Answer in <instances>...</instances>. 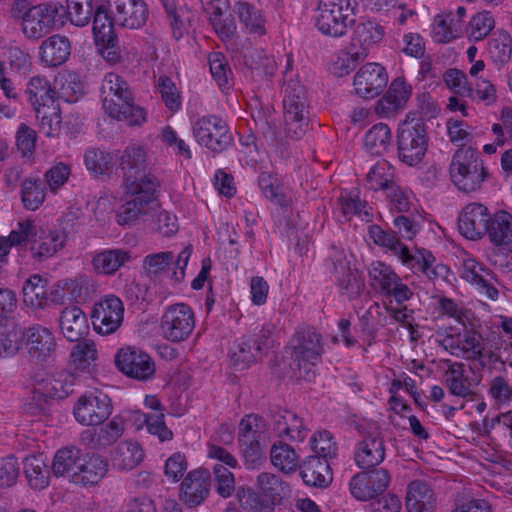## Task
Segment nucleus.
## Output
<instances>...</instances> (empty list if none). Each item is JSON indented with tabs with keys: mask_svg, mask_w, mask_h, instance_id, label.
<instances>
[{
	"mask_svg": "<svg viewBox=\"0 0 512 512\" xmlns=\"http://www.w3.org/2000/svg\"><path fill=\"white\" fill-rule=\"evenodd\" d=\"M285 133L288 138H302L309 126L310 102L304 85L298 79L287 80L283 89Z\"/></svg>",
	"mask_w": 512,
	"mask_h": 512,
	"instance_id": "obj_1",
	"label": "nucleus"
},
{
	"mask_svg": "<svg viewBox=\"0 0 512 512\" xmlns=\"http://www.w3.org/2000/svg\"><path fill=\"white\" fill-rule=\"evenodd\" d=\"M388 82L385 68L378 63H366L355 74L353 86L355 94L365 99L380 95Z\"/></svg>",
	"mask_w": 512,
	"mask_h": 512,
	"instance_id": "obj_19",
	"label": "nucleus"
},
{
	"mask_svg": "<svg viewBox=\"0 0 512 512\" xmlns=\"http://www.w3.org/2000/svg\"><path fill=\"white\" fill-rule=\"evenodd\" d=\"M116 22L110 12V7L107 9L103 5H99L93 12V34L96 41H106L109 43L113 41L116 36L114 31Z\"/></svg>",
	"mask_w": 512,
	"mask_h": 512,
	"instance_id": "obj_47",
	"label": "nucleus"
},
{
	"mask_svg": "<svg viewBox=\"0 0 512 512\" xmlns=\"http://www.w3.org/2000/svg\"><path fill=\"white\" fill-rule=\"evenodd\" d=\"M384 35V28L378 22L361 19L353 30L351 47L355 48V52L351 54L352 59L363 61L368 56L369 47L381 42Z\"/></svg>",
	"mask_w": 512,
	"mask_h": 512,
	"instance_id": "obj_24",
	"label": "nucleus"
},
{
	"mask_svg": "<svg viewBox=\"0 0 512 512\" xmlns=\"http://www.w3.org/2000/svg\"><path fill=\"white\" fill-rule=\"evenodd\" d=\"M35 115L39 121V130L46 137H57L61 132V115L57 104L36 109Z\"/></svg>",
	"mask_w": 512,
	"mask_h": 512,
	"instance_id": "obj_53",
	"label": "nucleus"
},
{
	"mask_svg": "<svg viewBox=\"0 0 512 512\" xmlns=\"http://www.w3.org/2000/svg\"><path fill=\"white\" fill-rule=\"evenodd\" d=\"M114 99L116 110H104L111 118L118 121H126L129 126H141L146 122V111L134 104L131 90L127 94L120 93Z\"/></svg>",
	"mask_w": 512,
	"mask_h": 512,
	"instance_id": "obj_31",
	"label": "nucleus"
},
{
	"mask_svg": "<svg viewBox=\"0 0 512 512\" xmlns=\"http://www.w3.org/2000/svg\"><path fill=\"white\" fill-rule=\"evenodd\" d=\"M311 446L316 453L315 456L323 460L335 458L338 453V445L333 440L332 434L327 430L315 433L311 438Z\"/></svg>",
	"mask_w": 512,
	"mask_h": 512,
	"instance_id": "obj_62",
	"label": "nucleus"
},
{
	"mask_svg": "<svg viewBox=\"0 0 512 512\" xmlns=\"http://www.w3.org/2000/svg\"><path fill=\"white\" fill-rule=\"evenodd\" d=\"M157 189L140 188L139 191H125L131 195V199L123 203L117 210V222L120 225H128L141 215H147L156 205Z\"/></svg>",
	"mask_w": 512,
	"mask_h": 512,
	"instance_id": "obj_23",
	"label": "nucleus"
},
{
	"mask_svg": "<svg viewBox=\"0 0 512 512\" xmlns=\"http://www.w3.org/2000/svg\"><path fill=\"white\" fill-rule=\"evenodd\" d=\"M81 459V450L75 446L59 449L53 458L51 471L56 477H66L73 482Z\"/></svg>",
	"mask_w": 512,
	"mask_h": 512,
	"instance_id": "obj_36",
	"label": "nucleus"
},
{
	"mask_svg": "<svg viewBox=\"0 0 512 512\" xmlns=\"http://www.w3.org/2000/svg\"><path fill=\"white\" fill-rule=\"evenodd\" d=\"M112 411L111 398L100 390L80 396L73 408L76 421L85 426L103 424L110 417Z\"/></svg>",
	"mask_w": 512,
	"mask_h": 512,
	"instance_id": "obj_13",
	"label": "nucleus"
},
{
	"mask_svg": "<svg viewBox=\"0 0 512 512\" xmlns=\"http://www.w3.org/2000/svg\"><path fill=\"white\" fill-rule=\"evenodd\" d=\"M393 178L394 169L392 166L386 161L378 162L368 172L366 185L370 190L382 189L387 193L389 187L396 184Z\"/></svg>",
	"mask_w": 512,
	"mask_h": 512,
	"instance_id": "obj_51",
	"label": "nucleus"
},
{
	"mask_svg": "<svg viewBox=\"0 0 512 512\" xmlns=\"http://www.w3.org/2000/svg\"><path fill=\"white\" fill-rule=\"evenodd\" d=\"M48 280L38 274L30 276L22 287L23 300L31 307L41 308L47 300Z\"/></svg>",
	"mask_w": 512,
	"mask_h": 512,
	"instance_id": "obj_45",
	"label": "nucleus"
},
{
	"mask_svg": "<svg viewBox=\"0 0 512 512\" xmlns=\"http://www.w3.org/2000/svg\"><path fill=\"white\" fill-rule=\"evenodd\" d=\"M25 95L34 111L55 105L56 92L52 89L49 80L42 76H33L27 83Z\"/></svg>",
	"mask_w": 512,
	"mask_h": 512,
	"instance_id": "obj_35",
	"label": "nucleus"
},
{
	"mask_svg": "<svg viewBox=\"0 0 512 512\" xmlns=\"http://www.w3.org/2000/svg\"><path fill=\"white\" fill-rule=\"evenodd\" d=\"M26 345L32 358L40 361L47 360L56 349L52 332L41 325H33L26 330Z\"/></svg>",
	"mask_w": 512,
	"mask_h": 512,
	"instance_id": "obj_28",
	"label": "nucleus"
},
{
	"mask_svg": "<svg viewBox=\"0 0 512 512\" xmlns=\"http://www.w3.org/2000/svg\"><path fill=\"white\" fill-rule=\"evenodd\" d=\"M356 0H319L315 27L325 36L340 38L355 24Z\"/></svg>",
	"mask_w": 512,
	"mask_h": 512,
	"instance_id": "obj_2",
	"label": "nucleus"
},
{
	"mask_svg": "<svg viewBox=\"0 0 512 512\" xmlns=\"http://www.w3.org/2000/svg\"><path fill=\"white\" fill-rule=\"evenodd\" d=\"M255 488L276 504L280 503L289 491L288 485L281 478L268 472H262L257 476Z\"/></svg>",
	"mask_w": 512,
	"mask_h": 512,
	"instance_id": "obj_46",
	"label": "nucleus"
},
{
	"mask_svg": "<svg viewBox=\"0 0 512 512\" xmlns=\"http://www.w3.org/2000/svg\"><path fill=\"white\" fill-rule=\"evenodd\" d=\"M486 234L496 246L512 243V216L503 210L496 212L491 217Z\"/></svg>",
	"mask_w": 512,
	"mask_h": 512,
	"instance_id": "obj_42",
	"label": "nucleus"
},
{
	"mask_svg": "<svg viewBox=\"0 0 512 512\" xmlns=\"http://www.w3.org/2000/svg\"><path fill=\"white\" fill-rule=\"evenodd\" d=\"M23 468L31 488L43 490L49 485L50 468L43 454L26 457L23 462Z\"/></svg>",
	"mask_w": 512,
	"mask_h": 512,
	"instance_id": "obj_38",
	"label": "nucleus"
},
{
	"mask_svg": "<svg viewBox=\"0 0 512 512\" xmlns=\"http://www.w3.org/2000/svg\"><path fill=\"white\" fill-rule=\"evenodd\" d=\"M2 62L5 63V72H7V66H9L12 72L19 75H26L32 67L31 56L19 47H10L5 54V60Z\"/></svg>",
	"mask_w": 512,
	"mask_h": 512,
	"instance_id": "obj_61",
	"label": "nucleus"
},
{
	"mask_svg": "<svg viewBox=\"0 0 512 512\" xmlns=\"http://www.w3.org/2000/svg\"><path fill=\"white\" fill-rule=\"evenodd\" d=\"M411 95V85L404 78L397 77L391 82L385 95L377 101L375 110L385 117L393 116L404 109Z\"/></svg>",
	"mask_w": 512,
	"mask_h": 512,
	"instance_id": "obj_26",
	"label": "nucleus"
},
{
	"mask_svg": "<svg viewBox=\"0 0 512 512\" xmlns=\"http://www.w3.org/2000/svg\"><path fill=\"white\" fill-rule=\"evenodd\" d=\"M129 84L120 75L116 73H107L102 79L100 86V97L102 100V107L104 110H116V104L114 103V97L120 95V93H128L130 91Z\"/></svg>",
	"mask_w": 512,
	"mask_h": 512,
	"instance_id": "obj_40",
	"label": "nucleus"
},
{
	"mask_svg": "<svg viewBox=\"0 0 512 512\" xmlns=\"http://www.w3.org/2000/svg\"><path fill=\"white\" fill-rule=\"evenodd\" d=\"M233 12L250 33L265 34V19L261 10L246 1H237L233 6Z\"/></svg>",
	"mask_w": 512,
	"mask_h": 512,
	"instance_id": "obj_43",
	"label": "nucleus"
},
{
	"mask_svg": "<svg viewBox=\"0 0 512 512\" xmlns=\"http://www.w3.org/2000/svg\"><path fill=\"white\" fill-rule=\"evenodd\" d=\"M107 471L108 463L104 457L98 454L87 455L80 459L73 483L81 486L95 485Z\"/></svg>",
	"mask_w": 512,
	"mask_h": 512,
	"instance_id": "obj_32",
	"label": "nucleus"
},
{
	"mask_svg": "<svg viewBox=\"0 0 512 512\" xmlns=\"http://www.w3.org/2000/svg\"><path fill=\"white\" fill-rule=\"evenodd\" d=\"M160 327L163 337L168 341H184L194 330V313L187 304L171 305L163 313Z\"/></svg>",
	"mask_w": 512,
	"mask_h": 512,
	"instance_id": "obj_15",
	"label": "nucleus"
},
{
	"mask_svg": "<svg viewBox=\"0 0 512 512\" xmlns=\"http://www.w3.org/2000/svg\"><path fill=\"white\" fill-rule=\"evenodd\" d=\"M390 145L391 131L387 124H375L365 134L364 147L371 155H382Z\"/></svg>",
	"mask_w": 512,
	"mask_h": 512,
	"instance_id": "obj_44",
	"label": "nucleus"
},
{
	"mask_svg": "<svg viewBox=\"0 0 512 512\" xmlns=\"http://www.w3.org/2000/svg\"><path fill=\"white\" fill-rule=\"evenodd\" d=\"M270 336L271 331L268 328H262L256 333L239 338L231 349L230 357L233 365L244 369L255 363L268 348Z\"/></svg>",
	"mask_w": 512,
	"mask_h": 512,
	"instance_id": "obj_17",
	"label": "nucleus"
},
{
	"mask_svg": "<svg viewBox=\"0 0 512 512\" xmlns=\"http://www.w3.org/2000/svg\"><path fill=\"white\" fill-rule=\"evenodd\" d=\"M329 464L318 456H310L300 466V475L306 485L326 487L330 481Z\"/></svg>",
	"mask_w": 512,
	"mask_h": 512,
	"instance_id": "obj_37",
	"label": "nucleus"
},
{
	"mask_svg": "<svg viewBox=\"0 0 512 512\" xmlns=\"http://www.w3.org/2000/svg\"><path fill=\"white\" fill-rule=\"evenodd\" d=\"M191 252L190 247H185L177 257L171 251L149 254L143 260L144 273L150 280L156 281L172 270L170 278L179 283L184 279Z\"/></svg>",
	"mask_w": 512,
	"mask_h": 512,
	"instance_id": "obj_9",
	"label": "nucleus"
},
{
	"mask_svg": "<svg viewBox=\"0 0 512 512\" xmlns=\"http://www.w3.org/2000/svg\"><path fill=\"white\" fill-rule=\"evenodd\" d=\"M404 265L416 271H423L425 266L433 264L436 261L434 255L424 249H417L416 254H412L407 246H403L396 255Z\"/></svg>",
	"mask_w": 512,
	"mask_h": 512,
	"instance_id": "obj_63",
	"label": "nucleus"
},
{
	"mask_svg": "<svg viewBox=\"0 0 512 512\" xmlns=\"http://www.w3.org/2000/svg\"><path fill=\"white\" fill-rule=\"evenodd\" d=\"M210 473L206 469L190 471L181 483L180 498L189 507L193 508L207 498L210 491Z\"/></svg>",
	"mask_w": 512,
	"mask_h": 512,
	"instance_id": "obj_25",
	"label": "nucleus"
},
{
	"mask_svg": "<svg viewBox=\"0 0 512 512\" xmlns=\"http://www.w3.org/2000/svg\"><path fill=\"white\" fill-rule=\"evenodd\" d=\"M124 305L115 295H106L94 303L91 319L94 330L101 335L115 333L122 325Z\"/></svg>",
	"mask_w": 512,
	"mask_h": 512,
	"instance_id": "obj_16",
	"label": "nucleus"
},
{
	"mask_svg": "<svg viewBox=\"0 0 512 512\" xmlns=\"http://www.w3.org/2000/svg\"><path fill=\"white\" fill-rule=\"evenodd\" d=\"M488 53L496 65L509 62L512 54V38L506 31H498L489 39Z\"/></svg>",
	"mask_w": 512,
	"mask_h": 512,
	"instance_id": "obj_50",
	"label": "nucleus"
},
{
	"mask_svg": "<svg viewBox=\"0 0 512 512\" xmlns=\"http://www.w3.org/2000/svg\"><path fill=\"white\" fill-rule=\"evenodd\" d=\"M262 417L249 414L243 417L239 423L238 442L263 441L266 442L267 434L264 430Z\"/></svg>",
	"mask_w": 512,
	"mask_h": 512,
	"instance_id": "obj_52",
	"label": "nucleus"
},
{
	"mask_svg": "<svg viewBox=\"0 0 512 512\" xmlns=\"http://www.w3.org/2000/svg\"><path fill=\"white\" fill-rule=\"evenodd\" d=\"M242 63L260 78L273 76L277 69L274 58L267 55L264 50L257 48L244 50L242 52Z\"/></svg>",
	"mask_w": 512,
	"mask_h": 512,
	"instance_id": "obj_39",
	"label": "nucleus"
},
{
	"mask_svg": "<svg viewBox=\"0 0 512 512\" xmlns=\"http://www.w3.org/2000/svg\"><path fill=\"white\" fill-rule=\"evenodd\" d=\"M86 169L95 176L108 174L113 166L111 153L98 148H89L84 153Z\"/></svg>",
	"mask_w": 512,
	"mask_h": 512,
	"instance_id": "obj_56",
	"label": "nucleus"
},
{
	"mask_svg": "<svg viewBox=\"0 0 512 512\" xmlns=\"http://www.w3.org/2000/svg\"><path fill=\"white\" fill-rule=\"evenodd\" d=\"M355 474L349 483L350 492L360 501H369L383 494L390 483V473L385 468H370Z\"/></svg>",
	"mask_w": 512,
	"mask_h": 512,
	"instance_id": "obj_18",
	"label": "nucleus"
},
{
	"mask_svg": "<svg viewBox=\"0 0 512 512\" xmlns=\"http://www.w3.org/2000/svg\"><path fill=\"white\" fill-rule=\"evenodd\" d=\"M130 260L131 255L129 251L124 249H108L96 254L92 259V264L97 272L112 275Z\"/></svg>",
	"mask_w": 512,
	"mask_h": 512,
	"instance_id": "obj_41",
	"label": "nucleus"
},
{
	"mask_svg": "<svg viewBox=\"0 0 512 512\" xmlns=\"http://www.w3.org/2000/svg\"><path fill=\"white\" fill-rule=\"evenodd\" d=\"M59 327L63 337L70 342L82 340L89 333L87 316L77 306L66 307L61 311Z\"/></svg>",
	"mask_w": 512,
	"mask_h": 512,
	"instance_id": "obj_27",
	"label": "nucleus"
},
{
	"mask_svg": "<svg viewBox=\"0 0 512 512\" xmlns=\"http://www.w3.org/2000/svg\"><path fill=\"white\" fill-rule=\"evenodd\" d=\"M407 512H433L436 507L434 491L423 480H414L407 487L405 499Z\"/></svg>",
	"mask_w": 512,
	"mask_h": 512,
	"instance_id": "obj_29",
	"label": "nucleus"
},
{
	"mask_svg": "<svg viewBox=\"0 0 512 512\" xmlns=\"http://www.w3.org/2000/svg\"><path fill=\"white\" fill-rule=\"evenodd\" d=\"M269 427L275 436L291 441H303L308 430L303 420L293 411L280 407L269 410Z\"/></svg>",
	"mask_w": 512,
	"mask_h": 512,
	"instance_id": "obj_20",
	"label": "nucleus"
},
{
	"mask_svg": "<svg viewBox=\"0 0 512 512\" xmlns=\"http://www.w3.org/2000/svg\"><path fill=\"white\" fill-rule=\"evenodd\" d=\"M237 496L240 506L249 512H273L276 505L256 488H241Z\"/></svg>",
	"mask_w": 512,
	"mask_h": 512,
	"instance_id": "obj_48",
	"label": "nucleus"
},
{
	"mask_svg": "<svg viewBox=\"0 0 512 512\" xmlns=\"http://www.w3.org/2000/svg\"><path fill=\"white\" fill-rule=\"evenodd\" d=\"M45 186L40 179H25L21 185V200L26 209L34 211L45 200Z\"/></svg>",
	"mask_w": 512,
	"mask_h": 512,
	"instance_id": "obj_57",
	"label": "nucleus"
},
{
	"mask_svg": "<svg viewBox=\"0 0 512 512\" xmlns=\"http://www.w3.org/2000/svg\"><path fill=\"white\" fill-rule=\"evenodd\" d=\"M196 142L214 155L223 153L234 144V137L228 124L217 115H204L192 124Z\"/></svg>",
	"mask_w": 512,
	"mask_h": 512,
	"instance_id": "obj_6",
	"label": "nucleus"
},
{
	"mask_svg": "<svg viewBox=\"0 0 512 512\" xmlns=\"http://www.w3.org/2000/svg\"><path fill=\"white\" fill-rule=\"evenodd\" d=\"M108 5L118 26L139 29L147 22L149 10L144 0H108Z\"/></svg>",
	"mask_w": 512,
	"mask_h": 512,
	"instance_id": "obj_21",
	"label": "nucleus"
},
{
	"mask_svg": "<svg viewBox=\"0 0 512 512\" xmlns=\"http://www.w3.org/2000/svg\"><path fill=\"white\" fill-rule=\"evenodd\" d=\"M64 6L57 1H48L32 6L28 19L22 22L23 34L30 40H39L58 24H63Z\"/></svg>",
	"mask_w": 512,
	"mask_h": 512,
	"instance_id": "obj_10",
	"label": "nucleus"
},
{
	"mask_svg": "<svg viewBox=\"0 0 512 512\" xmlns=\"http://www.w3.org/2000/svg\"><path fill=\"white\" fill-rule=\"evenodd\" d=\"M20 227L27 235L23 237L22 255L29 251L37 261L53 256L64 244L57 232L45 231L37 227L34 221H21Z\"/></svg>",
	"mask_w": 512,
	"mask_h": 512,
	"instance_id": "obj_12",
	"label": "nucleus"
},
{
	"mask_svg": "<svg viewBox=\"0 0 512 512\" xmlns=\"http://www.w3.org/2000/svg\"><path fill=\"white\" fill-rule=\"evenodd\" d=\"M76 342L70 353V362L76 370L87 371L97 358L96 345L85 338Z\"/></svg>",
	"mask_w": 512,
	"mask_h": 512,
	"instance_id": "obj_54",
	"label": "nucleus"
},
{
	"mask_svg": "<svg viewBox=\"0 0 512 512\" xmlns=\"http://www.w3.org/2000/svg\"><path fill=\"white\" fill-rule=\"evenodd\" d=\"M491 217L485 205L476 202L469 203L459 215V231L467 239H480L486 234Z\"/></svg>",
	"mask_w": 512,
	"mask_h": 512,
	"instance_id": "obj_22",
	"label": "nucleus"
},
{
	"mask_svg": "<svg viewBox=\"0 0 512 512\" xmlns=\"http://www.w3.org/2000/svg\"><path fill=\"white\" fill-rule=\"evenodd\" d=\"M449 172L454 185L464 193L480 189L488 175L480 153L471 147L461 148L454 153Z\"/></svg>",
	"mask_w": 512,
	"mask_h": 512,
	"instance_id": "obj_4",
	"label": "nucleus"
},
{
	"mask_svg": "<svg viewBox=\"0 0 512 512\" xmlns=\"http://www.w3.org/2000/svg\"><path fill=\"white\" fill-rule=\"evenodd\" d=\"M141 445L132 440L119 443L111 453V462L119 471H129L137 467L144 459Z\"/></svg>",
	"mask_w": 512,
	"mask_h": 512,
	"instance_id": "obj_33",
	"label": "nucleus"
},
{
	"mask_svg": "<svg viewBox=\"0 0 512 512\" xmlns=\"http://www.w3.org/2000/svg\"><path fill=\"white\" fill-rule=\"evenodd\" d=\"M164 418L165 415L162 412L142 413L140 411H133L130 414V421L136 430H140L145 426L147 432L156 436L160 442L170 441L173 438V432L167 427Z\"/></svg>",
	"mask_w": 512,
	"mask_h": 512,
	"instance_id": "obj_34",
	"label": "nucleus"
},
{
	"mask_svg": "<svg viewBox=\"0 0 512 512\" xmlns=\"http://www.w3.org/2000/svg\"><path fill=\"white\" fill-rule=\"evenodd\" d=\"M125 191H139L140 188L158 189L160 180L148 167L147 154L141 146L126 147L119 158Z\"/></svg>",
	"mask_w": 512,
	"mask_h": 512,
	"instance_id": "obj_5",
	"label": "nucleus"
},
{
	"mask_svg": "<svg viewBox=\"0 0 512 512\" xmlns=\"http://www.w3.org/2000/svg\"><path fill=\"white\" fill-rule=\"evenodd\" d=\"M291 359L298 369L310 371V366H316L321 362L324 353L323 338L312 327L298 328L290 341Z\"/></svg>",
	"mask_w": 512,
	"mask_h": 512,
	"instance_id": "obj_8",
	"label": "nucleus"
},
{
	"mask_svg": "<svg viewBox=\"0 0 512 512\" xmlns=\"http://www.w3.org/2000/svg\"><path fill=\"white\" fill-rule=\"evenodd\" d=\"M258 185L263 195L271 202L279 206H286L288 204L283 186L279 179L272 173L261 172L258 177Z\"/></svg>",
	"mask_w": 512,
	"mask_h": 512,
	"instance_id": "obj_58",
	"label": "nucleus"
},
{
	"mask_svg": "<svg viewBox=\"0 0 512 512\" xmlns=\"http://www.w3.org/2000/svg\"><path fill=\"white\" fill-rule=\"evenodd\" d=\"M396 142L398 159L402 163L410 167L422 163L429 144L425 121L407 116L398 127Z\"/></svg>",
	"mask_w": 512,
	"mask_h": 512,
	"instance_id": "obj_3",
	"label": "nucleus"
},
{
	"mask_svg": "<svg viewBox=\"0 0 512 512\" xmlns=\"http://www.w3.org/2000/svg\"><path fill=\"white\" fill-rule=\"evenodd\" d=\"M94 10L92 0H66L64 12L71 24L84 27L89 24Z\"/></svg>",
	"mask_w": 512,
	"mask_h": 512,
	"instance_id": "obj_59",
	"label": "nucleus"
},
{
	"mask_svg": "<svg viewBox=\"0 0 512 512\" xmlns=\"http://www.w3.org/2000/svg\"><path fill=\"white\" fill-rule=\"evenodd\" d=\"M114 363L122 374L138 381H148L156 372L152 357L136 346L118 349L114 356Z\"/></svg>",
	"mask_w": 512,
	"mask_h": 512,
	"instance_id": "obj_14",
	"label": "nucleus"
},
{
	"mask_svg": "<svg viewBox=\"0 0 512 512\" xmlns=\"http://www.w3.org/2000/svg\"><path fill=\"white\" fill-rule=\"evenodd\" d=\"M40 59L47 67L64 64L71 54V42L66 36L54 34L42 41Z\"/></svg>",
	"mask_w": 512,
	"mask_h": 512,
	"instance_id": "obj_30",
	"label": "nucleus"
},
{
	"mask_svg": "<svg viewBox=\"0 0 512 512\" xmlns=\"http://www.w3.org/2000/svg\"><path fill=\"white\" fill-rule=\"evenodd\" d=\"M271 463L284 473L295 471L298 465V455L286 443H274L270 450Z\"/></svg>",
	"mask_w": 512,
	"mask_h": 512,
	"instance_id": "obj_55",
	"label": "nucleus"
},
{
	"mask_svg": "<svg viewBox=\"0 0 512 512\" xmlns=\"http://www.w3.org/2000/svg\"><path fill=\"white\" fill-rule=\"evenodd\" d=\"M63 290L68 294L70 300L77 303L86 302L93 292V284L86 276H78L74 279H67L63 282Z\"/></svg>",
	"mask_w": 512,
	"mask_h": 512,
	"instance_id": "obj_60",
	"label": "nucleus"
},
{
	"mask_svg": "<svg viewBox=\"0 0 512 512\" xmlns=\"http://www.w3.org/2000/svg\"><path fill=\"white\" fill-rule=\"evenodd\" d=\"M361 439L356 443L354 460L360 469H370L381 464L386 455L382 430L379 425L358 426Z\"/></svg>",
	"mask_w": 512,
	"mask_h": 512,
	"instance_id": "obj_11",
	"label": "nucleus"
},
{
	"mask_svg": "<svg viewBox=\"0 0 512 512\" xmlns=\"http://www.w3.org/2000/svg\"><path fill=\"white\" fill-rule=\"evenodd\" d=\"M339 201L341 212L347 220H349L351 216H364L367 221L369 220L370 215L366 210L367 202L362 200L357 193L351 191L341 196Z\"/></svg>",
	"mask_w": 512,
	"mask_h": 512,
	"instance_id": "obj_64",
	"label": "nucleus"
},
{
	"mask_svg": "<svg viewBox=\"0 0 512 512\" xmlns=\"http://www.w3.org/2000/svg\"><path fill=\"white\" fill-rule=\"evenodd\" d=\"M435 342L449 351L453 356L475 361L481 357L483 346L482 336L463 326L462 331L457 327L441 328L435 332Z\"/></svg>",
	"mask_w": 512,
	"mask_h": 512,
	"instance_id": "obj_7",
	"label": "nucleus"
},
{
	"mask_svg": "<svg viewBox=\"0 0 512 512\" xmlns=\"http://www.w3.org/2000/svg\"><path fill=\"white\" fill-rule=\"evenodd\" d=\"M368 273L374 289L378 290L384 296L400 279L390 266L381 261L372 262Z\"/></svg>",
	"mask_w": 512,
	"mask_h": 512,
	"instance_id": "obj_49",
	"label": "nucleus"
}]
</instances>
